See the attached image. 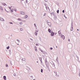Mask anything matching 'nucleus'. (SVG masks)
Here are the masks:
<instances>
[{
	"mask_svg": "<svg viewBox=\"0 0 80 80\" xmlns=\"http://www.w3.org/2000/svg\"><path fill=\"white\" fill-rule=\"evenodd\" d=\"M46 61L45 62H47V59L46 58Z\"/></svg>",
	"mask_w": 80,
	"mask_h": 80,
	"instance_id": "61",
	"label": "nucleus"
},
{
	"mask_svg": "<svg viewBox=\"0 0 80 80\" xmlns=\"http://www.w3.org/2000/svg\"><path fill=\"white\" fill-rule=\"evenodd\" d=\"M0 8L1 10H3V8L2 7L0 6Z\"/></svg>",
	"mask_w": 80,
	"mask_h": 80,
	"instance_id": "16",
	"label": "nucleus"
},
{
	"mask_svg": "<svg viewBox=\"0 0 80 80\" xmlns=\"http://www.w3.org/2000/svg\"><path fill=\"white\" fill-rule=\"evenodd\" d=\"M70 39H68V42H70Z\"/></svg>",
	"mask_w": 80,
	"mask_h": 80,
	"instance_id": "59",
	"label": "nucleus"
},
{
	"mask_svg": "<svg viewBox=\"0 0 80 80\" xmlns=\"http://www.w3.org/2000/svg\"><path fill=\"white\" fill-rule=\"evenodd\" d=\"M42 53H45V52H44V51H42Z\"/></svg>",
	"mask_w": 80,
	"mask_h": 80,
	"instance_id": "50",
	"label": "nucleus"
},
{
	"mask_svg": "<svg viewBox=\"0 0 80 80\" xmlns=\"http://www.w3.org/2000/svg\"><path fill=\"white\" fill-rule=\"evenodd\" d=\"M28 0H26V3H28V2L27 1Z\"/></svg>",
	"mask_w": 80,
	"mask_h": 80,
	"instance_id": "48",
	"label": "nucleus"
},
{
	"mask_svg": "<svg viewBox=\"0 0 80 80\" xmlns=\"http://www.w3.org/2000/svg\"><path fill=\"white\" fill-rule=\"evenodd\" d=\"M61 38L63 40H64L65 39V36H64V35H63L61 36Z\"/></svg>",
	"mask_w": 80,
	"mask_h": 80,
	"instance_id": "6",
	"label": "nucleus"
},
{
	"mask_svg": "<svg viewBox=\"0 0 80 80\" xmlns=\"http://www.w3.org/2000/svg\"><path fill=\"white\" fill-rule=\"evenodd\" d=\"M6 11H7V12H8V11H7V10H6Z\"/></svg>",
	"mask_w": 80,
	"mask_h": 80,
	"instance_id": "60",
	"label": "nucleus"
},
{
	"mask_svg": "<svg viewBox=\"0 0 80 80\" xmlns=\"http://www.w3.org/2000/svg\"><path fill=\"white\" fill-rule=\"evenodd\" d=\"M79 76H80V73H79Z\"/></svg>",
	"mask_w": 80,
	"mask_h": 80,
	"instance_id": "57",
	"label": "nucleus"
},
{
	"mask_svg": "<svg viewBox=\"0 0 80 80\" xmlns=\"http://www.w3.org/2000/svg\"><path fill=\"white\" fill-rule=\"evenodd\" d=\"M38 32V31H36V32L34 33L35 35H37V34H38L37 32Z\"/></svg>",
	"mask_w": 80,
	"mask_h": 80,
	"instance_id": "9",
	"label": "nucleus"
},
{
	"mask_svg": "<svg viewBox=\"0 0 80 80\" xmlns=\"http://www.w3.org/2000/svg\"><path fill=\"white\" fill-rule=\"evenodd\" d=\"M48 31L49 33H51L52 32V31L50 29H48Z\"/></svg>",
	"mask_w": 80,
	"mask_h": 80,
	"instance_id": "13",
	"label": "nucleus"
},
{
	"mask_svg": "<svg viewBox=\"0 0 80 80\" xmlns=\"http://www.w3.org/2000/svg\"><path fill=\"white\" fill-rule=\"evenodd\" d=\"M76 58H77V60H78V57L77 56H76Z\"/></svg>",
	"mask_w": 80,
	"mask_h": 80,
	"instance_id": "32",
	"label": "nucleus"
},
{
	"mask_svg": "<svg viewBox=\"0 0 80 80\" xmlns=\"http://www.w3.org/2000/svg\"><path fill=\"white\" fill-rule=\"evenodd\" d=\"M17 41H18V42H20V40H19L18 39H17Z\"/></svg>",
	"mask_w": 80,
	"mask_h": 80,
	"instance_id": "39",
	"label": "nucleus"
},
{
	"mask_svg": "<svg viewBox=\"0 0 80 80\" xmlns=\"http://www.w3.org/2000/svg\"><path fill=\"white\" fill-rule=\"evenodd\" d=\"M51 35L52 36V37H53L54 35V32H52L51 33Z\"/></svg>",
	"mask_w": 80,
	"mask_h": 80,
	"instance_id": "7",
	"label": "nucleus"
},
{
	"mask_svg": "<svg viewBox=\"0 0 80 80\" xmlns=\"http://www.w3.org/2000/svg\"><path fill=\"white\" fill-rule=\"evenodd\" d=\"M6 67H8V64H6Z\"/></svg>",
	"mask_w": 80,
	"mask_h": 80,
	"instance_id": "31",
	"label": "nucleus"
},
{
	"mask_svg": "<svg viewBox=\"0 0 80 80\" xmlns=\"http://www.w3.org/2000/svg\"><path fill=\"white\" fill-rule=\"evenodd\" d=\"M10 48V47L8 46L7 48V49H9V48Z\"/></svg>",
	"mask_w": 80,
	"mask_h": 80,
	"instance_id": "26",
	"label": "nucleus"
},
{
	"mask_svg": "<svg viewBox=\"0 0 80 80\" xmlns=\"http://www.w3.org/2000/svg\"><path fill=\"white\" fill-rule=\"evenodd\" d=\"M3 79L4 80H6V76H4L3 77Z\"/></svg>",
	"mask_w": 80,
	"mask_h": 80,
	"instance_id": "14",
	"label": "nucleus"
},
{
	"mask_svg": "<svg viewBox=\"0 0 80 80\" xmlns=\"http://www.w3.org/2000/svg\"><path fill=\"white\" fill-rule=\"evenodd\" d=\"M31 78H33V76H31Z\"/></svg>",
	"mask_w": 80,
	"mask_h": 80,
	"instance_id": "53",
	"label": "nucleus"
},
{
	"mask_svg": "<svg viewBox=\"0 0 80 80\" xmlns=\"http://www.w3.org/2000/svg\"><path fill=\"white\" fill-rule=\"evenodd\" d=\"M46 66L48 68H49V65H48V64L46 65Z\"/></svg>",
	"mask_w": 80,
	"mask_h": 80,
	"instance_id": "34",
	"label": "nucleus"
},
{
	"mask_svg": "<svg viewBox=\"0 0 80 80\" xmlns=\"http://www.w3.org/2000/svg\"><path fill=\"white\" fill-rule=\"evenodd\" d=\"M5 37L6 38H10L9 37H10V36H9V35L8 34H7L5 35Z\"/></svg>",
	"mask_w": 80,
	"mask_h": 80,
	"instance_id": "3",
	"label": "nucleus"
},
{
	"mask_svg": "<svg viewBox=\"0 0 80 80\" xmlns=\"http://www.w3.org/2000/svg\"><path fill=\"white\" fill-rule=\"evenodd\" d=\"M57 13H59V10H58L57 11Z\"/></svg>",
	"mask_w": 80,
	"mask_h": 80,
	"instance_id": "30",
	"label": "nucleus"
},
{
	"mask_svg": "<svg viewBox=\"0 0 80 80\" xmlns=\"http://www.w3.org/2000/svg\"><path fill=\"white\" fill-rule=\"evenodd\" d=\"M56 61H58V58L57 57L56 59Z\"/></svg>",
	"mask_w": 80,
	"mask_h": 80,
	"instance_id": "25",
	"label": "nucleus"
},
{
	"mask_svg": "<svg viewBox=\"0 0 80 80\" xmlns=\"http://www.w3.org/2000/svg\"><path fill=\"white\" fill-rule=\"evenodd\" d=\"M62 12H63V13H65V10H62Z\"/></svg>",
	"mask_w": 80,
	"mask_h": 80,
	"instance_id": "42",
	"label": "nucleus"
},
{
	"mask_svg": "<svg viewBox=\"0 0 80 80\" xmlns=\"http://www.w3.org/2000/svg\"><path fill=\"white\" fill-rule=\"evenodd\" d=\"M47 22L48 23V25H49V27H51V24H52L51 22Z\"/></svg>",
	"mask_w": 80,
	"mask_h": 80,
	"instance_id": "4",
	"label": "nucleus"
},
{
	"mask_svg": "<svg viewBox=\"0 0 80 80\" xmlns=\"http://www.w3.org/2000/svg\"><path fill=\"white\" fill-rule=\"evenodd\" d=\"M56 5H59V4L58 2H57L56 3Z\"/></svg>",
	"mask_w": 80,
	"mask_h": 80,
	"instance_id": "37",
	"label": "nucleus"
},
{
	"mask_svg": "<svg viewBox=\"0 0 80 80\" xmlns=\"http://www.w3.org/2000/svg\"><path fill=\"white\" fill-rule=\"evenodd\" d=\"M38 61H37V63H38Z\"/></svg>",
	"mask_w": 80,
	"mask_h": 80,
	"instance_id": "62",
	"label": "nucleus"
},
{
	"mask_svg": "<svg viewBox=\"0 0 80 80\" xmlns=\"http://www.w3.org/2000/svg\"><path fill=\"white\" fill-rule=\"evenodd\" d=\"M41 73H43V69H41Z\"/></svg>",
	"mask_w": 80,
	"mask_h": 80,
	"instance_id": "24",
	"label": "nucleus"
},
{
	"mask_svg": "<svg viewBox=\"0 0 80 80\" xmlns=\"http://www.w3.org/2000/svg\"><path fill=\"white\" fill-rule=\"evenodd\" d=\"M40 62H41V63H42V60L40 61Z\"/></svg>",
	"mask_w": 80,
	"mask_h": 80,
	"instance_id": "51",
	"label": "nucleus"
},
{
	"mask_svg": "<svg viewBox=\"0 0 80 80\" xmlns=\"http://www.w3.org/2000/svg\"><path fill=\"white\" fill-rule=\"evenodd\" d=\"M9 53H10V52H11V50H9Z\"/></svg>",
	"mask_w": 80,
	"mask_h": 80,
	"instance_id": "45",
	"label": "nucleus"
},
{
	"mask_svg": "<svg viewBox=\"0 0 80 80\" xmlns=\"http://www.w3.org/2000/svg\"><path fill=\"white\" fill-rule=\"evenodd\" d=\"M56 47L57 48V46H56Z\"/></svg>",
	"mask_w": 80,
	"mask_h": 80,
	"instance_id": "63",
	"label": "nucleus"
},
{
	"mask_svg": "<svg viewBox=\"0 0 80 80\" xmlns=\"http://www.w3.org/2000/svg\"><path fill=\"white\" fill-rule=\"evenodd\" d=\"M13 10H14V11H15V12H17V9H13Z\"/></svg>",
	"mask_w": 80,
	"mask_h": 80,
	"instance_id": "40",
	"label": "nucleus"
},
{
	"mask_svg": "<svg viewBox=\"0 0 80 80\" xmlns=\"http://www.w3.org/2000/svg\"><path fill=\"white\" fill-rule=\"evenodd\" d=\"M48 69L49 72H50V68H48Z\"/></svg>",
	"mask_w": 80,
	"mask_h": 80,
	"instance_id": "33",
	"label": "nucleus"
},
{
	"mask_svg": "<svg viewBox=\"0 0 80 80\" xmlns=\"http://www.w3.org/2000/svg\"><path fill=\"white\" fill-rule=\"evenodd\" d=\"M10 64L11 65H12V62H11L10 63Z\"/></svg>",
	"mask_w": 80,
	"mask_h": 80,
	"instance_id": "54",
	"label": "nucleus"
},
{
	"mask_svg": "<svg viewBox=\"0 0 80 80\" xmlns=\"http://www.w3.org/2000/svg\"><path fill=\"white\" fill-rule=\"evenodd\" d=\"M58 33L59 34H60L61 33V31H58Z\"/></svg>",
	"mask_w": 80,
	"mask_h": 80,
	"instance_id": "20",
	"label": "nucleus"
},
{
	"mask_svg": "<svg viewBox=\"0 0 80 80\" xmlns=\"http://www.w3.org/2000/svg\"><path fill=\"white\" fill-rule=\"evenodd\" d=\"M35 49L36 52L37 51V48L36 47H35Z\"/></svg>",
	"mask_w": 80,
	"mask_h": 80,
	"instance_id": "21",
	"label": "nucleus"
},
{
	"mask_svg": "<svg viewBox=\"0 0 80 80\" xmlns=\"http://www.w3.org/2000/svg\"><path fill=\"white\" fill-rule=\"evenodd\" d=\"M54 35H56L57 34V33H54Z\"/></svg>",
	"mask_w": 80,
	"mask_h": 80,
	"instance_id": "58",
	"label": "nucleus"
},
{
	"mask_svg": "<svg viewBox=\"0 0 80 80\" xmlns=\"http://www.w3.org/2000/svg\"><path fill=\"white\" fill-rule=\"evenodd\" d=\"M18 20H19V21H21L22 20V19L20 18H18Z\"/></svg>",
	"mask_w": 80,
	"mask_h": 80,
	"instance_id": "22",
	"label": "nucleus"
},
{
	"mask_svg": "<svg viewBox=\"0 0 80 80\" xmlns=\"http://www.w3.org/2000/svg\"><path fill=\"white\" fill-rule=\"evenodd\" d=\"M77 31H79V29H77Z\"/></svg>",
	"mask_w": 80,
	"mask_h": 80,
	"instance_id": "55",
	"label": "nucleus"
},
{
	"mask_svg": "<svg viewBox=\"0 0 80 80\" xmlns=\"http://www.w3.org/2000/svg\"><path fill=\"white\" fill-rule=\"evenodd\" d=\"M22 15H25V13L24 12H22L20 13Z\"/></svg>",
	"mask_w": 80,
	"mask_h": 80,
	"instance_id": "8",
	"label": "nucleus"
},
{
	"mask_svg": "<svg viewBox=\"0 0 80 80\" xmlns=\"http://www.w3.org/2000/svg\"><path fill=\"white\" fill-rule=\"evenodd\" d=\"M0 20L1 21H3V20L5 21V20H4V19H3V18H0Z\"/></svg>",
	"mask_w": 80,
	"mask_h": 80,
	"instance_id": "11",
	"label": "nucleus"
},
{
	"mask_svg": "<svg viewBox=\"0 0 80 80\" xmlns=\"http://www.w3.org/2000/svg\"><path fill=\"white\" fill-rule=\"evenodd\" d=\"M39 59L40 61H41V60H42V58H39Z\"/></svg>",
	"mask_w": 80,
	"mask_h": 80,
	"instance_id": "29",
	"label": "nucleus"
},
{
	"mask_svg": "<svg viewBox=\"0 0 80 80\" xmlns=\"http://www.w3.org/2000/svg\"><path fill=\"white\" fill-rule=\"evenodd\" d=\"M73 23L72 22L71 27V31H73Z\"/></svg>",
	"mask_w": 80,
	"mask_h": 80,
	"instance_id": "1",
	"label": "nucleus"
},
{
	"mask_svg": "<svg viewBox=\"0 0 80 80\" xmlns=\"http://www.w3.org/2000/svg\"><path fill=\"white\" fill-rule=\"evenodd\" d=\"M20 25H22V24H23V23H22V22H20Z\"/></svg>",
	"mask_w": 80,
	"mask_h": 80,
	"instance_id": "35",
	"label": "nucleus"
},
{
	"mask_svg": "<svg viewBox=\"0 0 80 80\" xmlns=\"http://www.w3.org/2000/svg\"><path fill=\"white\" fill-rule=\"evenodd\" d=\"M11 12H13V10H11Z\"/></svg>",
	"mask_w": 80,
	"mask_h": 80,
	"instance_id": "52",
	"label": "nucleus"
},
{
	"mask_svg": "<svg viewBox=\"0 0 80 80\" xmlns=\"http://www.w3.org/2000/svg\"><path fill=\"white\" fill-rule=\"evenodd\" d=\"M52 65H54V67H55V63H53Z\"/></svg>",
	"mask_w": 80,
	"mask_h": 80,
	"instance_id": "41",
	"label": "nucleus"
},
{
	"mask_svg": "<svg viewBox=\"0 0 80 80\" xmlns=\"http://www.w3.org/2000/svg\"><path fill=\"white\" fill-rule=\"evenodd\" d=\"M14 76H16V74H14Z\"/></svg>",
	"mask_w": 80,
	"mask_h": 80,
	"instance_id": "56",
	"label": "nucleus"
},
{
	"mask_svg": "<svg viewBox=\"0 0 80 80\" xmlns=\"http://www.w3.org/2000/svg\"><path fill=\"white\" fill-rule=\"evenodd\" d=\"M33 80H35V79H33Z\"/></svg>",
	"mask_w": 80,
	"mask_h": 80,
	"instance_id": "64",
	"label": "nucleus"
},
{
	"mask_svg": "<svg viewBox=\"0 0 80 80\" xmlns=\"http://www.w3.org/2000/svg\"><path fill=\"white\" fill-rule=\"evenodd\" d=\"M44 5L45 6L46 8L47 11H48V10L50 11V8H49L48 7H47V6H46V4H45Z\"/></svg>",
	"mask_w": 80,
	"mask_h": 80,
	"instance_id": "2",
	"label": "nucleus"
},
{
	"mask_svg": "<svg viewBox=\"0 0 80 80\" xmlns=\"http://www.w3.org/2000/svg\"><path fill=\"white\" fill-rule=\"evenodd\" d=\"M45 15H46V13H44L43 16H45Z\"/></svg>",
	"mask_w": 80,
	"mask_h": 80,
	"instance_id": "46",
	"label": "nucleus"
},
{
	"mask_svg": "<svg viewBox=\"0 0 80 80\" xmlns=\"http://www.w3.org/2000/svg\"><path fill=\"white\" fill-rule=\"evenodd\" d=\"M30 40H32V41H33V39L31 38H30Z\"/></svg>",
	"mask_w": 80,
	"mask_h": 80,
	"instance_id": "49",
	"label": "nucleus"
},
{
	"mask_svg": "<svg viewBox=\"0 0 80 80\" xmlns=\"http://www.w3.org/2000/svg\"><path fill=\"white\" fill-rule=\"evenodd\" d=\"M45 2H48V0H44Z\"/></svg>",
	"mask_w": 80,
	"mask_h": 80,
	"instance_id": "28",
	"label": "nucleus"
},
{
	"mask_svg": "<svg viewBox=\"0 0 80 80\" xmlns=\"http://www.w3.org/2000/svg\"><path fill=\"white\" fill-rule=\"evenodd\" d=\"M9 9H10V10H11L12 8H11L10 7H9Z\"/></svg>",
	"mask_w": 80,
	"mask_h": 80,
	"instance_id": "43",
	"label": "nucleus"
},
{
	"mask_svg": "<svg viewBox=\"0 0 80 80\" xmlns=\"http://www.w3.org/2000/svg\"><path fill=\"white\" fill-rule=\"evenodd\" d=\"M51 16H52V15H53L55 17V13H54V12H53L52 13H50Z\"/></svg>",
	"mask_w": 80,
	"mask_h": 80,
	"instance_id": "5",
	"label": "nucleus"
},
{
	"mask_svg": "<svg viewBox=\"0 0 80 80\" xmlns=\"http://www.w3.org/2000/svg\"><path fill=\"white\" fill-rule=\"evenodd\" d=\"M34 27H35V28H37V25H36V24H34Z\"/></svg>",
	"mask_w": 80,
	"mask_h": 80,
	"instance_id": "23",
	"label": "nucleus"
},
{
	"mask_svg": "<svg viewBox=\"0 0 80 80\" xmlns=\"http://www.w3.org/2000/svg\"><path fill=\"white\" fill-rule=\"evenodd\" d=\"M28 16L27 15L25 16V18H28Z\"/></svg>",
	"mask_w": 80,
	"mask_h": 80,
	"instance_id": "17",
	"label": "nucleus"
},
{
	"mask_svg": "<svg viewBox=\"0 0 80 80\" xmlns=\"http://www.w3.org/2000/svg\"><path fill=\"white\" fill-rule=\"evenodd\" d=\"M21 60L22 61H25V58H22Z\"/></svg>",
	"mask_w": 80,
	"mask_h": 80,
	"instance_id": "15",
	"label": "nucleus"
},
{
	"mask_svg": "<svg viewBox=\"0 0 80 80\" xmlns=\"http://www.w3.org/2000/svg\"><path fill=\"white\" fill-rule=\"evenodd\" d=\"M2 5H3L4 6H5L6 5V3H2Z\"/></svg>",
	"mask_w": 80,
	"mask_h": 80,
	"instance_id": "12",
	"label": "nucleus"
},
{
	"mask_svg": "<svg viewBox=\"0 0 80 80\" xmlns=\"http://www.w3.org/2000/svg\"><path fill=\"white\" fill-rule=\"evenodd\" d=\"M20 30L21 31H23V28H21L20 29Z\"/></svg>",
	"mask_w": 80,
	"mask_h": 80,
	"instance_id": "19",
	"label": "nucleus"
},
{
	"mask_svg": "<svg viewBox=\"0 0 80 80\" xmlns=\"http://www.w3.org/2000/svg\"><path fill=\"white\" fill-rule=\"evenodd\" d=\"M64 17L65 18L67 19V18L65 16V15H64Z\"/></svg>",
	"mask_w": 80,
	"mask_h": 80,
	"instance_id": "27",
	"label": "nucleus"
},
{
	"mask_svg": "<svg viewBox=\"0 0 80 80\" xmlns=\"http://www.w3.org/2000/svg\"><path fill=\"white\" fill-rule=\"evenodd\" d=\"M50 50H53V48H50Z\"/></svg>",
	"mask_w": 80,
	"mask_h": 80,
	"instance_id": "44",
	"label": "nucleus"
},
{
	"mask_svg": "<svg viewBox=\"0 0 80 80\" xmlns=\"http://www.w3.org/2000/svg\"><path fill=\"white\" fill-rule=\"evenodd\" d=\"M36 46H38V44H36Z\"/></svg>",
	"mask_w": 80,
	"mask_h": 80,
	"instance_id": "47",
	"label": "nucleus"
},
{
	"mask_svg": "<svg viewBox=\"0 0 80 80\" xmlns=\"http://www.w3.org/2000/svg\"><path fill=\"white\" fill-rule=\"evenodd\" d=\"M9 23H10V24H12V25H13V22H9Z\"/></svg>",
	"mask_w": 80,
	"mask_h": 80,
	"instance_id": "38",
	"label": "nucleus"
},
{
	"mask_svg": "<svg viewBox=\"0 0 80 80\" xmlns=\"http://www.w3.org/2000/svg\"><path fill=\"white\" fill-rule=\"evenodd\" d=\"M45 63H46V65H48V62H45Z\"/></svg>",
	"mask_w": 80,
	"mask_h": 80,
	"instance_id": "18",
	"label": "nucleus"
},
{
	"mask_svg": "<svg viewBox=\"0 0 80 80\" xmlns=\"http://www.w3.org/2000/svg\"><path fill=\"white\" fill-rule=\"evenodd\" d=\"M39 49H40V51H41V52H42L43 51H42V50H41V49H40V48H39Z\"/></svg>",
	"mask_w": 80,
	"mask_h": 80,
	"instance_id": "36",
	"label": "nucleus"
},
{
	"mask_svg": "<svg viewBox=\"0 0 80 80\" xmlns=\"http://www.w3.org/2000/svg\"><path fill=\"white\" fill-rule=\"evenodd\" d=\"M54 75H57V71H54Z\"/></svg>",
	"mask_w": 80,
	"mask_h": 80,
	"instance_id": "10",
	"label": "nucleus"
}]
</instances>
